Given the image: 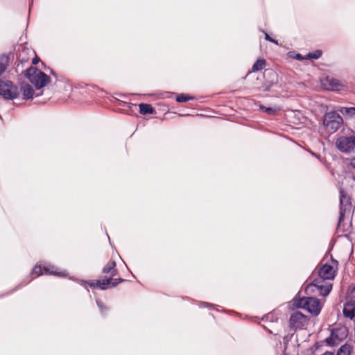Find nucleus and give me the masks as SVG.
I'll list each match as a JSON object with an SVG mask.
<instances>
[{
  "instance_id": "22",
  "label": "nucleus",
  "mask_w": 355,
  "mask_h": 355,
  "mask_svg": "<svg viewBox=\"0 0 355 355\" xmlns=\"http://www.w3.org/2000/svg\"><path fill=\"white\" fill-rule=\"evenodd\" d=\"M70 279H73V281L80 284L81 286L85 287L88 291H89V290L87 288V286H89L91 288H96V282L87 281V280H83V279H78L72 278V277H71Z\"/></svg>"
},
{
  "instance_id": "29",
  "label": "nucleus",
  "mask_w": 355,
  "mask_h": 355,
  "mask_svg": "<svg viewBox=\"0 0 355 355\" xmlns=\"http://www.w3.org/2000/svg\"><path fill=\"white\" fill-rule=\"evenodd\" d=\"M124 281H125V279H122V278H118V279L112 278L111 287L112 288L116 287L117 285H119L121 282H123Z\"/></svg>"
},
{
  "instance_id": "18",
  "label": "nucleus",
  "mask_w": 355,
  "mask_h": 355,
  "mask_svg": "<svg viewBox=\"0 0 355 355\" xmlns=\"http://www.w3.org/2000/svg\"><path fill=\"white\" fill-rule=\"evenodd\" d=\"M111 281L112 277L97 280L96 282V288H99L101 290L111 288Z\"/></svg>"
},
{
  "instance_id": "33",
  "label": "nucleus",
  "mask_w": 355,
  "mask_h": 355,
  "mask_svg": "<svg viewBox=\"0 0 355 355\" xmlns=\"http://www.w3.org/2000/svg\"><path fill=\"white\" fill-rule=\"evenodd\" d=\"M263 320H270L271 322L274 321V316L272 314H267L264 315L262 318Z\"/></svg>"
},
{
  "instance_id": "34",
  "label": "nucleus",
  "mask_w": 355,
  "mask_h": 355,
  "mask_svg": "<svg viewBox=\"0 0 355 355\" xmlns=\"http://www.w3.org/2000/svg\"><path fill=\"white\" fill-rule=\"evenodd\" d=\"M295 58L296 60H299V61H303V60H306V55H305V56H303V55H302V54H300V53H297V54L295 55Z\"/></svg>"
},
{
  "instance_id": "40",
  "label": "nucleus",
  "mask_w": 355,
  "mask_h": 355,
  "mask_svg": "<svg viewBox=\"0 0 355 355\" xmlns=\"http://www.w3.org/2000/svg\"><path fill=\"white\" fill-rule=\"evenodd\" d=\"M354 180H355V175H354Z\"/></svg>"
},
{
  "instance_id": "1",
  "label": "nucleus",
  "mask_w": 355,
  "mask_h": 355,
  "mask_svg": "<svg viewBox=\"0 0 355 355\" xmlns=\"http://www.w3.org/2000/svg\"><path fill=\"white\" fill-rule=\"evenodd\" d=\"M293 305L298 309H303L311 314L317 316L321 311V305L319 300L313 297H300L297 293L293 298Z\"/></svg>"
},
{
  "instance_id": "26",
  "label": "nucleus",
  "mask_w": 355,
  "mask_h": 355,
  "mask_svg": "<svg viewBox=\"0 0 355 355\" xmlns=\"http://www.w3.org/2000/svg\"><path fill=\"white\" fill-rule=\"evenodd\" d=\"M259 110L261 111H262L263 112H265V113H266L267 114H268L270 116L275 115L277 112V111L279 110L276 107H266V106H264V105H259Z\"/></svg>"
},
{
  "instance_id": "19",
  "label": "nucleus",
  "mask_w": 355,
  "mask_h": 355,
  "mask_svg": "<svg viewBox=\"0 0 355 355\" xmlns=\"http://www.w3.org/2000/svg\"><path fill=\"white\" fill-rule=\"evenodd\" d=\"M272 78L271 81H266L262 86L263 90L265 92L269 91L270 89L277 84V75L274 71L269 72Z\"/></svg>"
},
{
  "instance_id": "35",
  "label": "nucleus",
  "mask_w": 355,
  "mask_h": 355,
  "mask_svg": "<svg viewBox=\"0 0 355 355\" xmlns=\"http://www.w3.org/2000/svg\"><path fill=\"white\" fill-rule=\"evenodd\" d=\"M40 61V59L38 57L35 56V58H33L32 63H33V64H37Z\"/></svg>"
},
{
  "instance_id": "8",
  "label": "nucleus",
  "mask_w": 355,
  "mask_h": 355,
  "mask_svg": "<svg viewBox=\"0 0 355 355\" xmlns=\"http://www.w3.org/2000/svg\"><path fill=\"white\" fill-rule=\"evenodd\" d=\"M336 145L343 153H355V136L340 137L336 140Z\"/></svg>"
},
{
  "instance_id": "2",
  "label": "nucleus",
  "mask_w": 355,
  "mask_h": 355,
  "mask_svg": "<svg viewBox=\"0 0 355 355\" xmlns=\"http://www.w3.org/2000/svg\"><path fill=\"white\" fill-rule=\"evenodd\" d=\"M25 76L37 89L44 87L50 83L51 78L44 72L36 67H30L25 71Z\"/></svg>"
},
{
  "instance_id": "11",
  "label": "nucleus",
  "mask_w": 355,
  "mask_h": 355,
  "mask_svg": "<svg viewBox=\"0 0 355 355\" xmlns=\"http://www.w3.org/2000/svg\"><path fill=\"white\" fill-rule=\"evenodd\" d=\"M318 275L326 280L334 279L336 275V269L334 266L325 263L318 270Z\"/></svg>"
},
{
  "instance_id": "30",
  "label": "nucleus",
  "mask_w": 355,
  "mask_h": 355,
  "mask_svg": "<svg viewBox=\"0 0 355 355\" xmlns=\"http://www.w3.org/2000/svg\"><path fill=\"white\" fill-rule=\"evenodd\" d=\"M31 281V279L27 281V282H25V281H22L21 283H19L13 290H12L10 293H12L13 292L21 288L22 287L25 286L26 285H27Z\"/></svg>"
},
{
  "instance_id": "4",
  "label": "nucleus",
  "mask_w": 355,
  "mask_h": 355,
  "mask_svg": "<svg viewBox=\"0 0 355 355\" xmlns=\"http://www.w3.org/2000/svg\"><path fill=\"white\" fill-rule=\"evenodd\" d=\"M19 95V89L12 81L0 79V96L6 100H14Z\"/></svg>"
},
{
  "instance_id": "27",
  "label": "nucleus",
  "mask_w": 355,
  "mask_h": 355,
  "mask_svg": "<svg viewBox=\"0 0 355 355\" xmlns=\"http://www.w3.org/2000/svg\"><path fill=\"white\" fill-rule=\"evenodd\" d=\"M322 55V51L321 50H315L313 52H310L306 55V60H317L320 58Z\"/></svg>"
},
{
  "instance_id": "10",
  "label": "nucleus",
  "mask_w": 355,
  "mask_h": 355,
  "mask_svg": "<svg viewBox=\"0 0 355 355\" xmlns=\"http://www.w3.org/2000/svg\"><path fill=\"white\" fill-rule=\"evenodd\" d=\"M322 84L327 90L333 92L341 91L345 87L341 80L329 76L322 80Z\"/></svg>"
},
{
  "instance_id": "7",
  "label": "nucleus",
  "mask_w": 355,
  "mask_h": 355,
  "mask_svg": "<svg viewBox=\"0 0 355 355\" xmlns=\"http://www.w3.org/2000/svg\"><path fill=\"white\" fill-rule=\"evenodd\" d=\"M343 313L345 317L351 320L355 318V287L348 291Z\"/></svg>"
},
{
  "instance_id": "16",
  "label": "nucleus",
  "mask_w": 355,
  "mask_h": 355,
  "mask_svg": "<svg viewBox=\"0 0 355 355\" xmlns=\"http://www.w3.org/2000/svg\"><path fill=\"white\" fill-rule=\"evenodd\" d=\"M10 58L8 55L3 53L0 55V78L6 72L9 66Z\"/></svg>"
},
{
  "instance_id": "23",
  "label": "nucleus",
  "mask_w": 355,
  "mask_h": 355,
  "mask_svg": "<svg viewBox=\"0 0 355 355\" xmlns=\"http://www.w3.org/2000/svg\"><path fill=\"white\" fill-rule=\"evenodd\" d=\"M352 347L347 343L342 345L337 352L336 355H351Z\"/></svg>"
},
{
  "instance_id": "28",
  "label": "nucleus",
  "mask_w": 355,
  "mask_h": 355,
  "mask_svg": "<svg viewBox=\"0 0 355 355\" xmlns=\"http://www.w3.org/2000/svg\"><path fill=\"white\" fill-rule=\"evenodd\" d=\"M341 112L343 114H346L349 116H354L355 115V107H343Z\"/></svg>"
},
{
  "instance_id": "17",
  "label": "nucleus",
  "mask_w": 355,
  "mask_h": 355,
  "mask_svg": "<svg viewBox=\"0 0 355 355\" xmlns=\"http://www.w3.org/2000/svg\"><path fill=\"white\" fill-rule=\"evenodd\" d=\"M139 113L144 115L152 114L155 112V109L150 104L148 103H140L139 104Z\"/></svg>"
},
{
  "instance_id": "6",
  "label": "nucleus",
  "mask_w": 355,
  "mask_h": 355,
  "mask_svg": "<svg viewBox=\"0 0 355 355\" xmlns=\"http://www.w3.org/2000/svg\"><path fill=\"white\" fill-rule=\"evenodd\" d=\"M343 122L342 116L336 112H327L324 116L323 125L332 132H336Z\"/></svg>"
},
{
  "instance_id": "20",
  "label": "nucleus",
  "mask_w": 355,
  "mask_h": 355,
  "mask_svg": "<svg viewBox=\"0 0 355 355\" xmlns=\"http://www.w3.org/2000/svg\"><path fill=\"white\" fill-rule=\"evenodd\" d=\"M340 341V340L338 338L334 329L331 331L330 336L325 339L326 343L329 346L336 345Z\"/></svg>"
},
{
  "instance_id": "25",
  "label": "nucleus",
  "mask_w": 355,
  "mask_h": 355,
  "mask_svg": "<svg viewBox=\"0 0 355 355\" xmlns=\"http://www.w3.org/2000/svg\"><path fill=\"white\" fill-rule=\"evenodd\" d=\"M266 62L264 59H258L252 65V72L258 71L265 67Z\"/></svg>"
},
{
  "instance_id": "38",
  "label": "nucleus",
  "mask_w": 355,
  "mask_h": 355,
  "mask_svg": "<svg viewBox=\"0 0 355 355\" xmlns=\"http://www.w3.org/2000/svg\"><path fill=\"white\" fill-rule=\"evenodd\" d=\"M42 65L44 66V69H46V70H49V69H48V68H49V67H46L44 62H42Z\"/></svg>"
},
{
  "instance_id": "5",
  "label": "nucleus",
  "mask_w": 355,
  "mask_h": 355,
  "mask_svg": "<svg viewBox=\"0 0 355 355\" xmlns=\"http://www.w3.org/2000/svg\"><path fill=\"white\" fill-rule=\"evenodd\" d=\"M32 275H51L60 277H65L68 275V272L66 270L58 271V268L55 266L47 264L42 266L40 263H38L31 270Z\"/></svg>"
},
{
  "instance_id": "36",
  "label": "nucleus",
  "mask_w": 355,
  "mask_h": 355,
  "mask_svg": "<svg viewBox=\"0 0 355 355\" xmlns=\"http://www.w3.org/2000/svg\"><path fill=\"white\" fill-rule=\"evenodd\" d=\"M48 69L49 70V73H50L53 76H54L55 78H57V74H56L55 71L53 69H50V68H48Z\"/></svg>"
},
{
  "instance_id": "39",
  "label": "nucleus",
  "mask_w": 355,
  "mask_h": 355,
  "mask_svg": "<svg viewBox=\"0 0 355 355\" xmlns=\"http://www.w3.org/2000/svg\"><path fill=\"white\" fill-rule=\"evenodd\" d=\"M331 259H332V261H333L334 262H335L336 263H338V261H336V260L333 259V258H331Z\"/></svg>"
},
{
  "instance_id": "14",
  "label": "nucleus",
  "mask_w": 355,
  "mask_h": 355,
  "mask_svg": "<svg viewBox=\"0 0 355 355\" xmlns=\"http://www.w3.org/2000/svg\"><path fill=\"white\" fill-rule=\"evenodd\" d=\"M173 95H175L176 96V101L178 102V103H184V102H187L189 100H193L194 99V96H191L189 94H176V93H174V92H164L162 96L164 98H169L171 97V96H173Z\"/></svg>"
},
{
  "instance_id": "21",
  "label": "nucleus",
  "mask_w": 355,
  "mask_h": 355,
  "mask_svg": "<svg viewBox=\"0 0 355 355\" xmlns=\"http://www.w3.org/2000/svg\"><path fill=\"white\" fill-rule=\"evenodd\" d=\"M332 289V284L325 282L323 286L318 290L320 295L325 297L327 296Z\"/></svg>"
},
{
  "instance_id": "24",
  "label": "nucleus",
  "mask_w": 355,
  "mask_h": 355,
  "mask_svg": "<svg viewBox=\"0 0 355 355\" xmlns=\"http://www.w3.org/2000/svg\"><path fill=\"white\" fill-rule=\"evenodd\" d=\"M96 305L99 309L100 313L102 316L107 315L110 309L101 300H96Z\"/></svg>"
},
{
  "instance_id": "13",
  "label": "nucleus",
  "mask_w": 355,
  "mask_h": 355,
  "mask_svg": "<svg viewBox=\"0 0 355 355\" xmlns=\"http://www.w3.org/2000/svg\"><path fill=\"white\" fill-rule=\"evenodd\" d=\"M20 89L22 92L23 98L24 100H29L33 98L35 91L31 85L27 83H22L20 86Z\"/></svg>"
},
{
  "instance_id": "37",
  "label": "nucleus",
  "mask_w": 355,
  "mask_h": 355,
  "mask_svg": "<svg viewBox=\"0 0 355 355\" xmlns=\"http://www.w3.org/2000/svg\"><path fill=\"white\" fill-rule=\"evenodd\" d=\"M351 165L354 168H355V158L351 161Z\"/></svg>"
},
{
  "instance_id": "15",
  "label": "nucleus",
  "mask_w": 355,
  "mask_h": 355,
  "mask_svg": "<svg viewBox=\"0 0 355 355\" xmlns=\"http://www.w3.org/2000/svg\"><path fill=\"white\" fill-rule=\"evenodd\" d=\"M116 262L114 261H110L103 268L102 272L104 274H110L111 277H114L117 274L116 269Z\"/></svg>"
},
{
  "instance_id": "31",
  "label": "nucleus",
  "mask_w": 355,
  "mask_h": 355,
  "mask_svg": "<svg viewBox=\"0 0 355 355\" xmlns=\"http://www.w3.org/2000/svg\"><path fill=\"white\" fill-rule=\"evenodd\" d=\"M262 32L264 33L265 35V40L270 42H272L276 45H278L279 43H278V41L275 39H273L271 37H270V35L264 31H262Z\"/></svg>"
},
{
  "instance_id": "9",
  "label": "nucleus",
  "mask_w": 355,
  "mask_h": 355,
  "mask_svg": "<svg viewBox=\"0 0 355 355\" xmlns=\"http://www.w3.org/2000/svg\"><path fill=\"white\" fill-rule=\"evenodd\" d=\"M309 319L300 311L293 313L290 317L289 323L292 329H302L308 324Z\"/></svg>"
},
{
  "instance_id": "32",
  "label": "nucleus",
  "mask_w": 355,
  "mask_h": 355,
  "mask_svg": "<svg viewBox=\"0 0 355 355\" xmlns=\"http://www.w3.org/2000/svg\"><path fill=\"white\" fill-rule=\"evenodd\" d=\"M198 306L200 308L207 307L209 309H211V308L214 307V305L212 304L208 303V302H199Z\"/></svg>"
},
{
  "instance_id": "3",
  "label": "nucleus",
  "mask_w": 355,
  "mask_h": 355,
  "mask_svg": "<svg viewBox=\"0 0 355 355\" xmlns=\"http://www.w3.org/2000/svg\"><path fill=\"white\" fill-rule=\"evenodd\" d=\"M352 205L350 196L343 189H340V212L338 223V228H341L342 221L344 217L351 214Z\"/></svg>"
},
{
  "instance_id": "12",
  "label": "nucleus",
  "mask_w": 355,
  "mask_h": 355,
  "mask_svg": "<svg viewBox=\"0 0 355 355\" xmlns=\"http://www.w3.org/2000/svg\"><path fill=\"white\" fill-rule=\"evenodd\" d=\"M326 279H322L319 277L318 279H315L311 283H309L305 288V293L307 295H309L313 293L315 290L318 291V290L323 286V284L326 282Z\"/></svg>"
}]
</instances>
